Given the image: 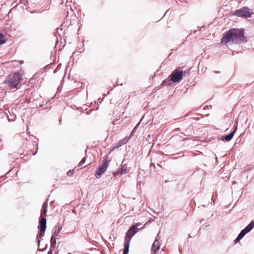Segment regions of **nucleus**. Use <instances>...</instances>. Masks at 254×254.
I'll list each match as a JSON object with an SVG mask.
<instances>
[{"label":"nucleus","instance_id":"1","mask_svg":"<svg viewBox=\"0 0 254 254\" xmlns=\"http://www.w3.org/2000/svg\"><path fill=\"white\" fill-rule=\"evenodd\" d=\"M247 42L243 29H231L223 35L221 42L224 44L229 42L241 43Z\"/></svg>","mask_w":254,"mask_h":254},{"label":"nucleus","instance_id":"2","mask_svg":"<svg viewBox=\"0 0 254 254\" xmlns=\"http://www.w3.org/2000/svg\"><path fill=\"white\" fill-rule=\"evenodd\" d=\"M26 80L22 78V74L18 72H14L9 74L4 81V83L10 89L19 88L22 84H24Z\"/></svg>","mask_w":254,"mask_h":254},{"label":"nucleus","instance_id":"3","mask_svg":"<svg viewBox=\"0 0 254 254\" xmlns=\"http://www.w3.org/2000/svg\"><path fill=\"white\" fill-rule=\"evenodd\" d=\"M254 227V221H252L248 226L242 230L235 240V243L240 241L248 233L250 232Z\"/></svg>","mask_w":254,"mask_h":254},{"label":"nucleus","instance_id":"4","mask_svg":"<svg viewBox=\"0 0 254 254\" xmlns=\"http://www.w3.org/2000/svg\"><path fill=\"white\" fill-rule=\"evenodd\" d=\"M252 11L247 7H243L239 10L236 11L235 14L241 17H250L252 14Z\"/></svg>","mask_w":254,"mask_h":254},{"label":"nucleus","instance_id":"5","mask_svg":"<svg viewBox=\"0 0 254 254\" xmlns=\"http://www.w3.org/2000/svg\"><path fill=\"white\" fill-rule=\"evenodd\" d=\"M38 228L40 229V233L37 236L38 238H41L44 235V233L46 228V217H43L39 221V226Z\"/></svg>","mask_w":254,"mask_h":254},{"label":"nucleus","instance_id":"6","mask_svg":"<svg viewBox=\"0 0 254 254\" xmlns=\"http://www.w3.org/2000/svg\"><path fill=\"white\" fill-rule=\"evenodd\" d=\"M183 71L174 70L170 75V80L173 82H179L183 79Z\"/></svg>","mask_w":254,"mask_h":254},{"label":"nucleus","instance_id":"7","mask_svg":"<svg viewBox=\"0 0 254 254\" xmlns=\"http://www.w3.org/2000/svg\"><path fill=\"white\" fill-rule=\"evenodd\" d=\"M136 226H131L126 234L125 240L130 241L132 237L138 232V229H136Z\"/></svg>","mask_w":254,"mask_h":254},{"label":"nucleus","instance_id":"8","mask_svg":"<svg viewBox=\"0 0 254 254\" xmlns=\"http://www.w3.org/2000/svg\"><path fill=\"white\" fill-rule=\"evenodd\" d=\"M109 165V162L106 159L103 160V163L102 166L99 167L96 173L95 174V176L97 177V176H101L103 174L105 173L106 171L108 166Z\"/></svg>","mask_w":254,"mask_h":254},{"label":"nucleus","instance_id":"9","mask_svg":"<svg viewBox=\"0 0 254 254\" xmlns=\"http://www.w3.org/2000/svg\"><path fill=\"white\" fill-rule=\"evenodd\" d=\"M158 237V236L157 235L152 244L151 247V254H156L159 250L161 243L157 238Z\"/></svg>","mask_w":254,"mask_h":254},{"label":"nucleus","instance_id":"10","mask_svg":"<svg viewBox=\"0 0 254 254\" xmlns=\"http://www.w3.org/2000/svg\"><path fill=\"white\" fill-rule=\"evenodd\" d=\"M237 130V125L235 126L234 130L232 131L230 134L224 137V139L226 141H230L233 137L236 131Z\"/></svg>","mask_w":254,"mask_h":254},{"label":"nucleus","instance_id":"11","mask_svg":"<svg viewBox=\"0 0 254 254\" xmlns=\"http://www.w3.org/2000/svg\"><path fill=\"white\" fill-rule=\"evenodd\" d=\"M48 208V203L47 202H45L42 205V208L41 211V216L42 217H45L46 215L47 211Z\"/></svg>","mask_w":254,"mask_h":254},{"label":"nucleus","instance_id":"12","mask_svg":"<svg viewBox=\"0 0 254 254\" xmlns=\"http://www.w3.org/2000/svg\"><path fill=\"white\" fill-rule=\"evenodd\" d=\"M130 242V241H127V240H125L124 248L123 250V254H127L128 253V250H129Z\"/></svg>","mask_w":254,"mask_h":254},{"label":"nucleus","instance_id":"13","mask_svg":"<svg viewBox=\"0 0 254 254\" xmlns=\"http://www.w3.org/2000/svg\"><path fill=\"white\" fill-rule=\"evenodd\" d=\"M56 245V239L53 236H52L51 238V247L53 248H55Z\"/></svg>","mask_w":254,"mask_h":254},{"label":"nucleus","instance_id":"14","mask_svg":"<svg viewBox=\"0 0 254 254\" xmlns=\"http://www.w3.org/2000/svg\"><path fill=\"white\" fill-rule=\"evenodd\" d=\"M55 230L54 231V234L56 235H58L59 233L61 231L62 229V227L61 225L57 226L55 227Z\"/></svg>","mask_w":254,"mask_h":254},{"label":"nucleus","instance_id":"15","mask_svg":"<svg viewBox=\"0 0 254 254\" xmlns=\"http://www.w3.org/2000/svg\"><path fill=\"white\" fill-rule=\"evenodd\" d=\"M5 42V39L4 35L0 33V45L3 44Z\"/></svg>","mask_w":254,"mask_h":254},{"label":"nucleus","instance_id":"16","mask_svg":"<svg viewBox=\"0 0 254 254\" xmlns=\"http://www.w3.org/2000/svg\"><path fill=\"white\" fill-rule=\"evenodd\" d=\"M141 225H142V224H141V223H136L135 224L133 225L132 226H135V227L136 226V227H135V228H136V229H138V230H140V229H143V227H144L143 226V227H142L141 228H138V227H139V226H140Z\"/></svg>","mask_w":254,"mask_h":254},{"label":"nucleus","instance_id":"17","mask_svg":"<svg viewBox=\"0 0 254 254\" xmlns=\"http://www.w3.org/2000/svg\"><path fill=\"white\" fill-rule=\"evenodd\" d=\"M141 121V120L138 123V124L134 127V128L133 129V130H132L130 135H132L133 134V133L135 132V131L136 130V129L139 126V125L140 124V123Z\"/></svg>","mask_w":254,"mask_h":254},{"label":"nucleus","instance_id":"18","mask_svg":"<svg viewBox=\"0 0 254 254\" xmlns=\"http://www.w3.org/2000/svg\"><path fill=\"white\" fill-rule=\"evenodd\" d=\"M85 161H86V157H84V158H83V159L80 161V162L79 163V164H78V166H82V165L84 164V163H85Z\"/></svg>","mask_w":254,"mask_h":254},{"label":"nucleus","instance_id":"19","mask_svg":"<svg viewBox=\"0 0 254 254\" xmlns=\"http://www.w3.org/2000/svg\"><path fill=\"white\" fill-rule=\"evenodd\" d=\"M129 137L128 138L125 137V138H124L123 139L121 140V141H120L121 143L125 144V143H127L128 141V140H129Z\"/></svg>","mask_w":254,"mask_h":254},{"label":"nucleus","instance_id":"20","mask_svg":"<svg viewBox=\"0 0 254 254\" xmlns=\"http://www.w3.org/2000/svg\"><path fill=\"white\" fill-rule=\"evenodd\" d=\"M127 173V171L126 169H122L121 171V174H126Z\"/></svg>","mask_w":254,"mask_h":254},{"label":"nucleus","instance_id":"21","mask_svg":"<svg viewBox=\"0 0 254 254\" xmlns=\"http://www.w3.org/2000/svg\"><path fill=\"white\" fill-rule=\"evenodd\" d=\"M154 163H151V166H154Z\"/></svg>","mask_w":254,"mask_h":254},{"label":"nucleus","instance_id":"22","mask_svg":"<svg viewBox=\"0 0 254 254\" xmlns=\"http://www.w3.org/2000/svg\"><path fill=\"white\" fill-rule=\"evenodd\" d=\"M71 254V253H68V254Z\"/></svg>","mask_w":254,"mask_h":254}]
</instances>
